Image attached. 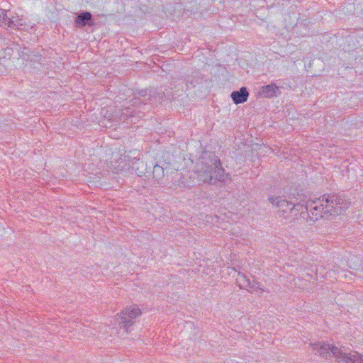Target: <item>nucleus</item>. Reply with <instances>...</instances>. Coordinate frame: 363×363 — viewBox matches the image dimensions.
I'll use <instances>...</instances> for the list:
<instances>
[{
	"mask_svg": "<svg viewBox=\"0 0 363 363\" xmlns=\"http://www.w3.org/2000/svg\"><path fill=\"white\" fill-rule=\"evenodd\" d=\"M91 14L89 12H83L77 16L75 22L79 26L84 27L88 21H91Z\"/></svg>",
	"mask_w": 363,
	"mask_h": 363,
	"instance_id": "9b49d317",
	"label": "nucleus"
},
{
	"mask_svg": "<svg viewBox=\"0 0 363 363\" xmlns=\"http://www.w3.org/2000/svg\"><path fill=\"white\" fill-rule=\"evenodd\" d=\"M121 113L119 116V120H128L130 119V122L135 123V122L133 121L134 118V110L130 107H126L125 108L121 110Z\"/></svg>",
	"mask_w": 363,
	"mask_h": 363,
	"instance_id": "9d476101",
	"label": "nucleus"
},
{
	"mask_svg": "<svg viewBox=\"0 0 363 363\" xmlns=\"http://www.w3.org/2000/svg\"><path fill=\"white\" fill-rule=\"evenodd\" d=\"M344 358L345 363H363V355L357 352H350Z\"/></svg>",
	"mask_w": 363,
	"mask_h": 363,
	"instance_id": "1a4fd4ad",
	"label": "nucleus"
},
{
	"mask_svg": "<svg viewBox=\"0 0 363 363\" xmlns=\"http://www.w3.org/2000/svg\"><path fill=\"white\" fill-rule=\"evenodd\" d=\"M194 174L199 183L223 182L225 179L224 169L219 158L211 152H205L198 159Z\"/></svg>",
	"mask_w": 363,
	"mask_h": 363,
	"instance_id": "f03ea898",
	"label": "nucleus"
},
{
	"mask_svg": "<svg viewBox=\"0 0 363 363\" xmlns=\"http://www.w3.org/2000/svg\"><path fill=\"white\" fill-rule=\"evenodd\" d=\"M194 180L192 182H189V181H179V184H182L183 186H191V185H193V183H194Z\"/></svg>",
	"mask_w": 363,
	"mask_h": 363,
	"instance_id": "f8f14e48",
	"label": "nucleus"
},
{
	"mask_svg": "<svg viewBox=\"0 0 363 363\" xmlns=\"http://www.w3.org/2000/svg\"><path fill=\"white\" fill-rule=\"evenodd\" d=\"M312 352L315 354H318L323 358H328L333 354L335 357L336 361L339 363H345L344 357L347 356V353L342 351L337 347L325 344L320 342L310 345Z\"/></svg>",
	"mask_w": 363,
	"mask_h": 363,
	"instance_id": "7ed1b4c3",
	"label": "nucleus"
},
{
	"mask_svg": "<svg viewBox=\"0 0 363 363\" xmlns=\"http://www.w3.org/2000/svg\"><path fill=\"white\" fill-rule=\"evenodd\" d=\"M269 201L276 206L280 216L291 220H305L309 217L314 222L320 218L336 217L345 211L350 201L345 196L324 195L315 200H309L306 206L294 204L281 197L269 198Z\"/></svg>",
	"mask_w": 363,
	"mask_h": 363,
	"instance_id": "f257e3e1",
	"label": "nucleus"
},
{
	"mask_svg": "<svg viewBox=\"0 0 363 363\" xmlns=\"http://www.w3.org/2000/svg\"><path fill=\"white\" fill-rule=\"evenodd\" d=\"M163 172V169L162 167H161L159 165H155L154 167V170H153V173H156V172Z\"/></svg>",
	"mask_w": 363,
	"mask_h": 363,
	"instance_id": "ddd939ff",
	"label": "nucleus"
},
{
	"mask_svg": "<svg viewBox=\"0 0 363 363\" xmlns=\"http://www.w3.org/2000/svg\"><path fill=\"white\" fill-rule=\"evenodd\" d=\"M141 315V310L138 306L134 305L126 307L120 314H118V321L120 325L124 328L131 326L134 323V320Z\"/></svg>",
	"mask_w": 363,
	"mask_h": 363,
	"instance_id": "39448f33",
	"label": "nucleus"
},
{
	"mask_svg": "<svg viewBox=\"0 0 363 363\" xmlns=\"http://www.w3.org/2000/svg\"><path fill=\"white\" fill-rule=\"evenodd\" d=\"M259 95L266 97V98H272L274 96H277L281 94V91L279 87L277 86L275 84H270L265 86H263L259 92Z\"/></svg>",
	"mask_w": 363,
	"mask_h": 363,
	"instance_id": "0eeeda50",
	"label": "nucleus"
},
{
	"mask_svg": "<svg viewBox=\"0 0 363 363\" xmlns=\"http://www.w3.org/2000/svg\"><path fill=\"white\" fill-rule=\"evenodd\" d=\"M249 93L245 87H242L239 91H233L231 98L235 104H242L247 100Z\"/></svg>",
	"mask_w": 363,
	"mask_h": 363,
	"instance_id": "6e6552de",
	"label": "nucleus"
},
{
	"mask_svg": "<svg viewBox=\"0 0 363 363\" xmlns=\"http://www.w3.org/2000/svg\"><path fill=\"white\" fill-rule=\"evenodd\" d=\"M3 26L18 30H28L32 28L30 25L26 23L23 16L20 17L17 16L8 17L6 11L0 9V26Z\"/></svg>",
	"mask_w": 363,
	"mask_h": 363,
	"instance_id": "20e7f679",
	"label": "nucleus"
},
{
	"mask_svg": "<svg viewBox=\"0 0 363 363\" xmlns=\"http://www.w3.org/2000/svg\"><path fill=\"white\" fill-rule=\"evenodd\" d=\"M236 284L240 288L246 289L250 293L257 291L258 290L264 291V290L261 287L260 284L251 281L244 274L239 272L236 277Z\"/></svg>",
	"mask_w": 363,
	"mask_h": 363,
	"instance_id": "423d86ee",
	"label": "nucleus"
}]
</instances>
